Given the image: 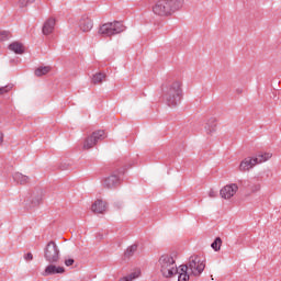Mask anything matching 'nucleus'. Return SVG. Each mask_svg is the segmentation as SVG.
I'll return each mask as SVG.
<instances>
[{"label":"nucleus","mask_w":281,"mask_h":281,"mask_svg":"<svg viewBox=\"0 0 281 281\" xmlns=\"http://www.w3.org/2000/svg\"><path fill=\"white\" fill-rule=\"evenodd\" d=\"M9 49L14 52V54H24L25 48H23V44L19 42H13L9 45Z\"/></svg>","instance_id":"6ab92c4d"},{"label":"nucleus","mask_w":281,"mask_h":281,"mask_svg":"<svg viewBox=\"0 0 281 281\" xmlns=\"http://www.w3.org/2000/svg\"><path fill=\"white\" fill-rule=\"evenodd\" d=\"M11 90H12V86L11 85L4 86V87H0V95H3V93H8V91H11Z\"/></svg>","instance_id":"bb28decb"},{"label":"nucleus","mask_w":281,"mask_h":281,"mask_svg":"<svg viewBox=\"0 0 281 281\" xmlns=\"http://www.w3.org/2000/svg\"><path fill=\"white\" fill-rule=\"evenodd\" d=\"M25 205L27 206V202L25 203Z\"/></svg>","instance_id":"f704fd0d"},{"label":"nucleus","mask_w":281,"mask_h":281,"mask_svg":"<svg viewBox=\"0 0 281 281\" xmlns=\"http://www.w3.org/2000/svg\"><path fill=\"white\" fill-rule=\"evenodd\" d=\"M12 177H13V180L15 181V183H19L20 186H25V183H27L30 181V177H27L21 172H14Z\"/></svg>","instance_id":"dca6fc26"},{"label":"nucleus","mask_w":281,"mask_h":281,"mask_svg":"<svg viewBox=\"0 0 281 281\" xmlns=\"http://www.w3.org/2000/svg\"><path fill=\"white\" fill-rule=\"evenodd\" d=\"M50 71H52V67L42 66V67L35 69V76L41 78V76H45V75L49 74Z\"/></svg>","instance_id":"aec40b11"},{"label":"nucleus","mask_w":281,"mask_h":281,"mask_svg":"<svg viewBox=\"0 0 281 281\" xmlns=\"http://www.w3.org/2000/svg\"><path fill=\"white\" fill-rule=\"evenodd\" d=\"M42 199L36 198L35 200L32 201V205H29L27 207H34L41 203Z\"/></svg>","instance_id":"cd10ccee"},{"label":"nucleus","mask_w":281,"mask_h":281,"mask_svg":"<svg viewBox=\"0 0 281 281\" xmlns=\"http://www.w3.org/2000/svg\"><path fill=\"white\" fill-rule=\"evenodd\" d=\"M65 265L66 267H71V265H74V259H66Z\"/></svg>","instance_id":"7c9ffc66"},{"label":"nucleus","mask_w":281,"mask_h":281,"mask_svg":"<svg viewBox=\"0 0 281 281\" xmlns=\"http://www.w3.org/2000/svg\"><path fill=\"white\" fill-rule=\"evenodd\" d=\"M54 27H56V20L50 18L44 23L42 32L45 34V36H48V34L54 32Z\"/></svg>","instance_id":"4468645a"},{"label":"nucleus","mask_w":281,"mask_h":281,"mask_svg":"<svg viewBox=\"0 0 281 281\" xmlns=\"http://www.w3.org/2000/svg\"><path fill=\"white\" fill-rule=\"evenodd\" d=\"M102 186L108 190H113V188H117V186H120V176L115 173L110 175L109 177L103 179Z\"/></svg>","instance_id":"1a4fd4ad"},{"label":"nucleus","mask_w":281,"mask_h":281,"mask_svg":"<svg viewBox=\"0 0 281 281\" xmlns=\"http://www.w3.org/2000/svg\"><path fill=\"white\" fill-rule=\"evenodd\" d=\"M138 277H139V271H135L130 273L126 277L121 278L119 281H133V280H137Z\"/></svg>","instance_id":"b1692460"},{"label":"nucleus","mask_w":281,"mask_h":281,"mask_svg":"<svg viewBox=\"0 0 281 281\" xmlns=\"http://www.w3.org/2000/svg\"><path fill=\"white\" fill-rule=\"evenodd\" d=\"M124 30H125L124 24L120 21L108 22L102 24L99 27V35L103 36L104 38H108L110 36L122 34Z\"/></svg>","instance_id":"20e7f679"},{"label":"nucleus","mask_w":281,"mask_h":281,"mask_svg":"<svg viewBox=\"0 0 281 281\" xmlns=\"http://www.w3.org/2000/svg\"><path fill=\"white\" fill-rule=\"evenodd\" d=\"M79 30L85 33L91 32L93 30V20L87 15L81 16L79 20Z\"/></svg>","instance_id":"9d476101"},{"label":"nucleus","mask_w":281,"mask_h":281,"mask_svg":"<svg viewBox=\"0 0 281 281\" xmlns=\"http://www.w3.org/2000/svg\"><path fill=\"white\" fill-rule=\"evenodd\" d=\"M184 0H158L153 7L157 16H172L175 12L183 8Z\"/></svg>","instance_id":"f03ea898"},{"label":"nucleus","mask_w":281,"mask_h":281,"mask_svg":"<svg viewBox=\"0 0 281 281\" xmlns=\"http://www.w3.org/2000/svg\"><path fill=\"white\" fill-rule=\"evenodd\" d=\"M182 266L187 267V270H189V274L194 276L195 278L201 276V273L205 271V261L199 256H191L188 263Z\"/></svg>","instance_id":"39448f33"},{"label":"nucleus","mask_w":281,"mask_h":281,"mask_svg":"<svg viewBox=\"0 0 281 281\" xmlns=\"http://www.w3.org/2000/svg\"><path fill=\"white\" fill-rule=\"evenodd\" d=\"M104 139V131L99 130L93 132L92 135L88 136L83 142V150H89L93 148L98 142H102Z\"/></svg>","instance_id":"0eeeda50"},{"label":"nucleus","mask_w":281,"mask_h":281,"mask_svg":"<svg viewBox=\"0 0 281 281\" xmlns=\"http://www.w3.org/2000/svg\"><path fill=\"white\" fill-rule=\"evenodd\" d=\"M136 251H137V244H134V245L127 247V249L125 251V258H131V257L135 256Z\"/></svg>","instance_id":"4be33fe9"},{"label":"nucleus","mask_w":281,"mask_h":281,"mask_svg":"<svg viewBox=\"0 0 281 281\" xmlns=\"http://www.w3.org/2000/svg\"><path fill=\"white\" fill-rule=\"evenodd\" d=\"M24 260H26V261H32V260H34V256L32 255V252H27V254L24 256Z\"/></svg>","instance_id":"c756f323"},{"label":"nucleus","mask_w":281,"mask_h":281,"mask_svg":"<svg viewBox=\"0 0 281 281\" xmlns=\"http://www.w3.org/2000/svg\"><path fill=\"white\" fill-rule=\"evenodd\" d=\"M58 273H65V268L60 267V266H55V265H48L44 272L42 273V276H56Z\"/></svg>","instance_id":"f8f14e48"},{"label":"nucleus","mask_w":281,"mask_h":281,"mask_svg":"<svg viewBox=\"0 0 281 281\" xmlns=\"http://www.w3.org/2000/svg\"><path fill=\"white\" fill-rule=\"evenodd\" d=\"M258 165V160H255V158H245L239 164V172H249V170L254 169V166Z\"/></svg>","instance_id":"9b49d317"},{"label":"nucleus","mask_w":281,"mask_h":281,"mask_svg":"<svg viewBox=\"0 0 281 281\" xmlns=\"http://www.w3.org/2000/svg\"><path fill=\"white\" fill-rule=\"evenodd\" d=\"M217 195H218V193H216V191H214V189H211L209 191L210 199H216Z\"/></svg>","instance_id":"c85d7f7f"},{"label":"nucleus","mask_w":281,"mask_h":281,"mask_svg":"<svg viewBox=\"0 0 281 281\" xmlns=\"http://www.w3.org/2000/svg\"><path fill=\"white\" fill-rule=\"evenodd\" d=\"M260 190V184H256L255 189H252V192H258Z\"/></svg>","instance_id":"2f4dec72"},{"label":"nucleus","mask_w":281,"mask_h":281,"mask_svg":"<svg viewBox=\"0 0 281 281\" xmlns=\"http://www.w3.org/2000/svg\"><path fill=\"white\" fill-rule=\"evenodd\" d=\"M236 192H238V184L231 183V184H226L224 188H222L220 191V194H221L222 199L229 200L236 195Z\"/></svg>","instance_id":"6e6552de"},{"label":"nucleus","mask_w":281,"mask_h":281,"mask_svg":"<svg viewBox=\"0 0 281 281\" xmlns=\"http://www.w3.org/2000/svg\"><path fill=\"white\" fill-rule=\"evenodd\" d=\"M104 78H106L105 74L97 72L92 76V85H100L101 82H103Z\"/></svg>","instance_id":"412c9836"},{"label":"nucleus","mask_w":281,"mask_h":281,"mask_svg":"<svg viewBox=\"0 0 281 281\" xmlns=\"http://www.w3.org/2000/svg\"><path fill=\"white\" fill-rule=\"evenodd\" d=\"M34 3V0H19L18 5L19 8H27V5H32Z\"/></svg>","instance_id":"a878e982"},{"label":"nucleus","mask_w":281,"mask_h":281,"mask_svg":"<svg viewBox=\"0 0 281 281\" xmlns=\"http://www.w3.org/2000/svg\"><path fill=\"white\" fill-rule=\"evenodd\" d=\"M178 281H189L190 280V272L188 270V266H180V270H178Z\"/></svg>","instance_id":"2eb2a0df"},{"label":"nucleus","mask_w":281,"mask_h":281,"mask_svg":"<svg viewBox=\"0 0 281 281\" xmlns=\"http://www.w3.org/2000/svg\"><path fill=\"white\" fill-rule=\"evenodd\" d=\"M91 211L94 214H104L106 212V202L102 200H97L91 206Z\"/></svg>","instance_id":"ddd939ff"},{"label":"nucleus","mask_w":281,"mask_h":281,"mask_svg":"<svg viewBox=\"0 0 281 281\" xmlns=\"http://www.w3.org/2000/svg\"><path fill=\"white\" fill-rule=\"evenodd\" d=\"M236 93H243V89H237Z\"/></svg>","instance_id":"72a5a7b5"},{"label":"nucleus","mask_w":281,"mask_h":281,"mask_svg":"<svg viewBox=\"0 0 281 281\" xmlns=\"http://www.w3.org/2000/svg\"><path fill=\"white\" fill-rule=\"evenodd\" d=\"M221 245H223V239L216 237L215 240L211 244V247L215 251H221Z\"/></svg>","instance_id":"5701e85b"},{"label":"nucleus","mask_w":281,"mask_h":281,"mask_svg":"<svg viewBox=\"0 0 281 281\" xmlns=\"http://www.w3.org/2000/svg\"><path fill=\"white\" fill-rule=\"evenodd\" d=\"M0 144H3V133L0 132Z\"/></svg>","instance_id":"473e14b6"},{"label":"nucleus","mask_w":281,"mask_h":281,"mask_svg":"<svg viewBox=\"0 0 281 281\" xmlns=\"http://www.w3.org/2000/svg\"><path fill=\"white\" fill-rule=\"evenodd\" d=\"M158 269L164 278H172L179 273L177 261L171 255H162L158 260Z\"/></svg>","instance_id":"7ed1b4c3"},{"label":"nucleus","mask_w":281,"mask_h":281,"mask_svg":"<svg viewBox=\"0 0 281 281\" xmlns=\"http://www.w3.org/2000/svg\"><path fill=\"white\" fill-rule=\"evenodd\" d=\"M12 34L9 31H0V41H9Z\"/></svg>","instance_id":"393cba45"},{"label":"nucleus","mask_w":281,"mask_h":281,"mask_svg":"<svg viewBox=\"0 0 281 281\" xmlns=\"http://www.w3.org/2000/svg\"><path fill=\"white\" fill-rule=\"evenodd\" d=\"M204 128H205L207 135H212V134L216 133V119L211 117V119L206 122Z\"/></svg>","instance_id":"f3484780"},{"label":"nucleus","mask_w":281,"mask_h":281,"mask_svg":"<svg viewBox=\"0 0 281 281\" xmlns=\"http://www.w3.org/2000/svg\"><path fill=\"white\" fill-rule=\"evenodd\" d=\"M273 157L271 153H259L254 159L257 160V164H265V161H269Z\"/></svg>","instance_id":"a211bd4d"},{"label":"nucleus","mask_w":281,"mask_h":281,"mask_svg":"<svg viewBox=\"0 0 281 281\" xmlns=\"http://www.w3.org/2000/svg\"><path fill=\"white\" fill-rule=\"evenodd\" d=\"M44 258L49 265H56L60 260V249L56 241H49L44 248Z\"/></svg>","instance_id":"423d86ee"},{"label":"nucleus","mask_w":281,"mask_h":281,"mask_svg":"<svg viewBox=\"0 0 281 281\" xmlns=\"http://www.w3.org/2000/svg\"><path fill=\"white\" fill-rule=\"evenodd\" d=\"M164 100L171 106H179L181 100H183V88H181V81L176 80L166 85L164 88Z\"/></svg>","instance_id":"f257e3e1"}]
</instances>
